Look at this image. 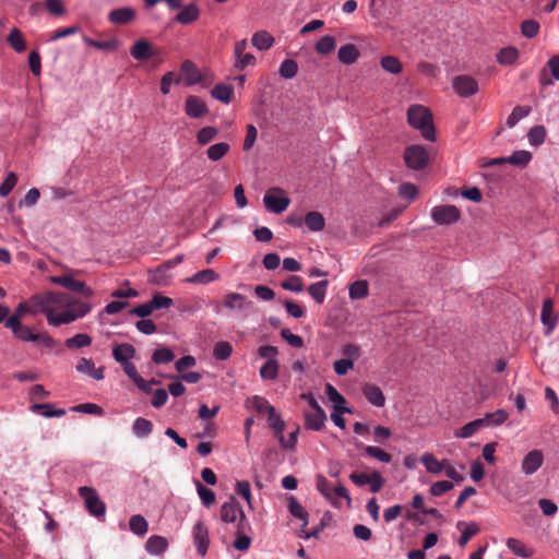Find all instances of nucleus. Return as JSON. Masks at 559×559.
<instances>
[{
    "label": "nucleus",
    "instance_id": "obj_59",
    "mask_svg": "<svg viewBox=\"0 0 559 559\" xmlns=\"http://www.w3.org/2000/svg\"><path fill=\"white\" fill-rule=\"evenodd\" d=\"M381 67L393 74H399L402 71V63L396 57L385 56L381 59Z\"/></svg>",
    "mask_w": 559,
    "mask_h": 559
},
{
    "label": "nucleus",
    "instance_id": "obj_4",
    "mask_svg": "<svg viewBox=\"0 0 559 559\" xmlns=\"http://www.w3.org/2000/svg\"><path fill=\"white\" fill-rule=\"evenodd\" d=\"M238 514L239 521L237 523V527L239 532H245L249 525L247 516L239 502L234 497H230V499L221 507V519L225 523H234L236 522Z\"/></svg>",
    "mask_w": 559,
    "mask_h": 559
},
{
    "label": "nucleus",
    "instance_id": "obj_58",
    "mask_svg": "<svg viewBox=\"0 0 559 559\" xmlns=\"http://www.w3.org/2000/svg\"><path fill=\"white\" fill-rule=\"evenodd\" d=\"M316 487L320 493H322L329 501L333 502V488L330 481L322 475H318L316 478Z\"/></svg>",
    "mask_w": 559,
    "mask_h": 559
},
{
    "label": "nucleus",
    "instance_id": "obj_56",
    "mask_svg": "<svg viewBox=\"0 0 559 559\" xmlns=\"http://www.w3.org/2000/svg\"><path fill=\"white\" fill-rule=\"evenodd\" d=\"M298 72V64L293 59L284 60L281 66L278 73L284 79H293Z\"/></svg>",
    "mask_w": 559,
    "mask_h": 559
},
{
    "label": "nucleus",
    "instance_id": "obj_48",
    "mask_svg": "<svg viewBox=\"0 0 559 559\" xmlns=\"http://www.w3.org/2000/svg\"><path fill=\"white\" fill-rule=\"evenodd\" d=\"M531 112V107L528 106H515L512 112L507 118V126L509 128H513L521 119L528 116Z\"/></svg>",
    "mask_w": 559,
    "mask_h": 559
},
{
    "label": "nucleus",
    "instance_id": "obj_33",
    "mask_svg": "<svg viewBox=\"0 0 559 559\" xmlns=\"http://www.w3.org/2000/svg\"><path fill=\"white\" fill-rule=\"evenodd\" d=\"M8 45L17 53L26 50V41L22 32L14 27L7 37Z\"/></svg>",
    "mask_w": 559,
    "mask_h": 559
},
{
    "label": "nucleus",
    "instance_id": "obj_32",
    "mask_svg": "<svg viewBox=\"0 0 559 559\" xmlns=\"http://www.w3.org/2000/svg\"><path fill=\"white\" fill-rule=\"evenodd\" d=\"M200 16V10L197 7V4L191 3L187 7H185L177 15L176 21L181 24H191L192 22L197 21Z\"/></svg>",
    "mask_w": 559,
    "mask_h": 559
},
{
    "label": "nucleus",
    "instance_id": "obj_46",
    "mask_svg": "<svg viewBox=\"0 0 559 559\" xmlns=\"http://www.w3.org/2000/svg\"><path fill=\"white\" fill-rule=\"evenodd\" d=\"M85 43L98 50L115 51L119 47V41L116 38L109 40H95L91 38H84Z\"/></svg>",
    "mask_w": 559,
    "mask_h": 559
},
{
    "label": "nucleus",
    "instance_id": "obj_42",
    "mask_svg": "<svg viewBox=\"0 0 559 559\" xmlns=\"http://www.w3.org/2000/svg\"><path fill=\"white\" fill-rule=\"evenodd\" d=\"M278 361L276 358H270L260 369V376L264 380H274L278 376Z\"/></svg>",
    "mask_w": 559,
    "mask_h": 559
},
{
    "label": "nucleus",
    "instance_id": "obj_47",
    "mask_svg": "<svg viewBox=\"0 0 559 559\" xmlns=\"http://www.w3.org/2000/svg\"><path fill=\"white\" fill-rule=\"evenodd\" d=\"M519 58V51L514 47H506L501 49L497 55V61L500 64L509 66L516 61Z\"/></svg>",
    "mask_w": 559,
    "mask_h": 559
},
{
    "label": "nucleus",
    "instance_id": "obj_30",
    "mask_svg": "<svg viewBox=\"0 0 559 559\" xmlns=\"http://www.w3.org/2000/svg\"><path fill=\"white\" fill-rule=\"evenodd\" d=\"M134 354V347L127 343L116 345L112 349L114 358L121 365L129 362V359L133 358Z\"/></svg>",
    "mask_w": 559,
    "mask_h": 559
},
{
    "label": "nucleus",
    "instance_id": "obj_16",
    "mask_svg": "<svg viewBox=\"0 0 559 559\" xmlns=\"http://www.w3.org/2000/svg\"><path fill=\"white\" fill-rule=\"evenodd\" d=\"M185 112L191 118H201L207 115L209 108L201 97L190 95L186 99Z\"/></svg>",
    "mask_w": 559,
    "mask_h": 559
},
{
    "label": "nucleus",
    "instance_id": "obj_38",
    "mask_svg": "<svg viewBox=\"0 0 559 559\" xmlns=\"http://www.w3.org/2000/svg\"><path fill=\"white\" fill-rule=\"evenodd\" d=\"M130 531L139 536H144L148 531V523L141 514H134L129 520Z\"/></svg>",
    "mask_w": 559,
    "mask_h": 559
},
{
    "label": "nucleus",
    "instance_id": "obj_2",
    "mask_svg": "<svg viewBox=\"0 0 559 559\" xmlns=\"http://www.w3.org/2000/svg\"><path fill=\"white\" fill-rule=\"evenodd\" d=\"M94 290L72 277V321L86 316L93 307Z\"/></svg>",
    "mask_w": 559,
    "mask_h": 559
},
{
    "label": "nucleus",
    "instance_id": "obj_31",
    "mask_svg": "<svg viewBox=\"0 0 559 559\" xmlns=\"http://www.w3.org/2000/svg\"><path fill=\"white\" fill-rule=\"evenodd\" d=\"M247 403L250 407L255 411L258 414L266 413L267 416L274 415L275 408L272 406L267 400L262 396L254 395L251 399H248Z\"/></svg>",
    "mask_w": 559,
    "mask_h": 559
},
{
    "label": "nucleus",
    "instance_id": "obj_23",
    "mask_svg": "<svg viewBox=\"0 0 559 559\" xmlns=\"http://www.w3.org/2000/svg\"><path fill=\"white\" fill-rule=\"evenodd\" d=\"M362 393L368 402L377 407H382L385 403V397L382 390L374 384H365L362 388Z\"/></svg>",
    "mask_w": 559,
    "mask_h": 559
},
{
    "label": "nucleus",
    "instance_id": "obj_3",
    "mask_svg": "<svg viewBox=\"0 0 559 559\" xmlns=\"http://www.w3.org/2000/svg\"><path fill=\"white\" fill-rule=\"evenodd\" d=\"M407 122L419 130L423 138L433 142L436 140V129L432 122L431 111L423 105H412L407 110Z\"/></svg>",
    "mask_w": 559,
    "mask_h": 559
},
{
    "label": "nucleus",
    "instance_id": "obj_9",
    "mask_svg": "<svg viewBox=\"0 0 559 559\" xmlns=\"http://www.w3.org/2000/svg\"><path fill=\"white\" fill-rule=\"evenodd\" d=\"M431 217L439 225H450L460 219L461 212L455 205H438L432 207Z\"/></svg>",
    "mask_w": 559,
    "mask_h": 559
},
{
    "label": "nucleus",
    "instance_id": "obj_41",
    "mask_svg": "<svg viewBox=\"0 0 559 559\" xmlns=\"http://www.w3.org/2000/svg\"><path fill=\"white\" fill-rule=\"evenodd\" d=\"M230 150V145L226 142H219L211 145L206 150V156L213 162L222 159Z\"/></svg>",
    "mask_w": 559,
    "mask_h": 559
},
{
    "label": "nucleus",
    "instance_id": "obj_10",
    "mask_svg": "<svg viewBox=\"0 0 559 559\" xmlns=\"http://www.w3.org/2000/svg\"><path fill=\"white\" fill-rule=\"evenodd\" d=\"M452 87L461 97L475 95L479 87L477 81L471 75H456L452 80Z\"/></svg>",
    "mask_w": 559,
    "mask_h": 559
},
{
    "label": "nucleus",
    "instance_id": "obj_5",
    "mask_svg": "<svg viewBox=\"0 0 559 559\" xmlns=\"http://www.w3.org/2000/svg\"><path fill=\"white\" fill-rule=\"evenodd\" d=\"M79 495L91 515L98 519L105 515L106 504L100 500L94 488L87 486L80 487Z\"/></svg>",
    "mask_w": 559,
    "mask_h": 559
},
{
    "label": "nucleus",
    "instance_id": "obj_54",
    "mask_svg": "<svg viewBox=\"0 0 559 559\" xmlns=\"http://www.w3.org/2000/svg\"><path fill=\"white\" fill-rule=\"evenodd\" d=\"M218 134V130L215 127H204L197 133V142L200 145H206L212 142Z\"/></svg>",
    "mask_w": 559,
    "mask_h": 559
},
{
    "label": "nucleus",
    "instance_id": "obj_25",
    "mask_svg": "<svg viewBox=\"0 0 559 559\" xmlns=\"http://www.w3.org/2000/svg\"><path fill=\"white\" fill-rule=\"evenodd\" d=\"M31 411L35 414H39L46 418L51 417H62L67 415V411L64 408H56L55 405L45 403V404H33L31 406Z\"/></svg>",
    "mask_w": 559,
    "mask_h": 559
},
{
    "label": "nucleus",
    "instance_id": "obj_14",
    "mask_svg": "<svg viewBox=\"0 0 559 559\" xmlns=\"http://www.w3.org/2000/svg\"><path fill=\"white\" fill-rule=\"evenodd\" d=\"M130 55L138 61H146L157 56V49L148 40L139 39L131 46Z\"/></svg>",
    "mask_w": 559,
    "mask_h": 559
},
{
    "label": "nucleus",
    "instance_id": "obj_1",
    "mask_svg": "<svg viewBox=\"0 0 559 559\" xmlns=\"http://www.w3.org/2000/svg\"><path fill=\"white\" fill-rule=\"evenodd\" d=\"M45 299L41 312L55 326L70 322V296L66 293L40 294Z\"/></svg>",
    "mask_w": 559,
    "mask_h": 559
},
{
    "label": "nucleus",
    "instance_id": "obj_17",
    "mask_svg": "<svg viewBox=\"0 0 559 559\" xmlns=\"http://www.w3.org/2000/svg\"><path fill=\"white\" fill-rule=\"evenodd\" d=\"M44 300L41 295H34L28 301L19 304L12 317H17L19 321H21V318L26 313L41 312Z\"/></svg>",
    "mask_w": 559,
    "mask_h": 559
},
{
    "label": "nucleus",
    "instance_id": "obj_26",
    "mask_svg": "<svg viewBox=\"0 0 559 559\" xmlns=\"http://www.w3.org/2000/svg\"><path fill=\"white\" fill-rule=\"evenodd\" d=\"M168 548V542L159 535H152L145 544V549L151 555H162Z\"/></svg>",
    "mask_w": 559,
    "mask_h": 559
},
{
    "label": "nucleus",
    "instance_id": "obj_51",
    "mask_svg": "<svg viewBox=\"0 0 559 559\" xmlns=\"http://www.w3.org/2000/svg\"><path fill=\"white\" fill-rule=\"evenodd\" d=\"M546 134L547 131L544 126H535L528 131V142L534 146H539L545 142Z\"/></svg>",
    "mask_w": 559,
    "mask_h": 559
},
{
    "label": "nucleus",
    "instance_id": "obj_45",
    "mask_svg": "<svg viewBox=\"0 0 559 559\" xmlns=\"http://www.w3.org/2000/svg\"><path fill=\"white\" fill-rule=\"evenodd\" d=\"M421 463L429 473L438 474L443 471L444 462H440L433 454L425 453L421 456Z\"/></svg>",
    "mask_w": 559,
    "mask_h": 559
},
{
    "label": "nucleus",
    "instance_id": "obj_8",
    "mask_svg": "<svg viewBox=\"0 0 559 559\" xmlns=\"http://www.w3.org/2000/svg\"><path fill=\"white\" fill-rule=\"evenodd\" d=\"M349 479L358 487L370 485V490L374 493L379 492L385 484L384 478L377 471H373L370 475L354 472L349 475Z\"/></svg>",
    "mask_w": 559,
    "mask_h": 559
},
{
    "label": "nucleus",
    "instance_id": "obj_35",
    "mask_svg": "<svg viewBox=\"0 0 559 559\" xmlns=\"http://www.w3.org/2000/svg\"><path fill=\"white\" fill-rule=\"evenodd\" d=\"M507 547L521 558H531L534 554L523 542L513 537L507 539Z\"/></svg>",
    "mask_w": 559,
    "mask_h": 559
},
{
    "label": "nucleus",
    "instance_id": "obj_55",
    "mask_svg": "<svg viewBox=\"0 0 559 559\" xmlns=\"http://www.w3.org/2000/svg\"><path fill=\"white\" fill-rule=\"evenodd\" d=\"M532 159V154L528 151H515L508 157V164L525 167Z\"/></svg>",
    "mask_w": 559,
    "mask_h": 559
},
{
    "label": "nucleus",
    "instance_id": "obj_28",
    "mask_svg": "<svg viewBox=\"0 0 559 559\" xmlns=\"http://www.w3.org/2000/svg\"><path fill=\"white\" fill-rule=\"evenodd\" d=\"M359 50L353 44H346L338 49L337 58L343 64H353L359 58Z\"/></svg>",
    "mask_w": 559,
    "mask_h": 559
},
{
    "label": "nucleus",
    "instance_id": "obj_12",
    "mask_svg": "<svg viewBox=\"0 0 559 559\" xmlns=\"http://www.w3.org/2000/svg\"><path fill=\"white\" fill-rule=\"evenodd\" d=\"M5 328L10 329L14 336L25 342H37L39 334L34 333L28 326L22 325L17 317H10L5 321Z\"/></svg>",
    "mask_w": 559,
    "mask_h": 559
},
{
    "label": "nucleus",
    "instance_id": "obj_7",
    "mask_svg": "<svg viewBox=\"0 0 559 559\" xmlns=\"http://www.w3.org/2000/svg\"><path fill=\"white\" fill-rule=\"evenodd\" d=\"M263 203L269 211L280 214L288 207L290 200L284 195L282 189L272 188L264 194Z\"/></svg>",
    "mask_w": 559,
    "mask_h": 559
},
{
    "label": "nucleus",
    "instance_id": "obj_40",
    "mask_svg": "<svg viewBox=\"0 0 559 559\" xmlns=\"http://www.w3.org/2000/svg\"><path fill=\"white\" fill-rule=\"evenodd\" d=\"M483 427H485L484 420H481V418H478L461 427L459 430L455 431L454 436L456 438H469Z\"/></svg>",
    "mask_w": 559,
    "mask_h": 559
},
{
    "label": "nucleus",
    "instance_id": "obj_64",
    "mask_svg": "<svg viewBox=\"0 0 559 559\" xmlns=\"http://www.w3.org/2000/svg\"><path fill=\"white\" fill-rule=\"evenodd\" d=\"M174 358H175V355H174L173 350L169 348H166V347L156 349L152 356V360L157 365L168 364V362L173 361Z\"/></svg>",
    "mask_w": 559,
    "mask_h": 559
},
{
    "label": "nucleus",
    "instance_id": "obj_53",
    "mask_svg": "<svg viewBox=\"0 0 559 559\" xmlns=\"http://www.w3.org/2000/svg\"><path fill=\"white\" fill-rule=\"evenodd\" d=\"M508 419V414L503 409H498L493 413H488L481 420L484 426H499Z\"/></svg>",
    "mask_w": 559,
    "mask_h": 559
},
{
    "label": "nucleus",
    "instance_id": "obj_34",
    "mask_svg": "<svg viewBox=\"0 0 559 559\" xmlns=\"http://www.w3.org/2000/svg\"><path fill=\"white\" fill-rule=\"evenodd\" d=\"M304 224L311 231H321L325 226V219L320 212L311 211L306 214L304 217Z\"/></svg>",
    "mask_w": 559,
    "mask_h": 559
},
{
    "label": "nucleus",
    "instance_id": "obj_29",
    "mask_svg": "<svg viewBox=\"0 0 559 559\" xmlns=\"http://www.w3.org/2000/svg\"><path fill=\"white\" fill-rule=\"evenodd\" d=\"M274 41V37L266 31L255 32L251 38L252 45L259 50H269Z\"/></svg>",
    "mask_w": 559,
    "mask_h": 559
},
{
    "label": "nucleus",
    "instance_id": "obj_63",
    "mask_svg": "<svg viewBox=\"0 0 559 559\" xmlns=\"http://www.w3.org/2000/svg\"><path fill=\"white\" fill-rule=\"evenodd\" d=\"M335 48V39L333 36L326 35L320 38V40L316 44V50L319 53H330Z\"/></svg>",
    "mask_w": 559,
    "mask_h": 559
},
{
    "label": "nucleus",
    "instance_id": "obj_19",
    "mask_svg": "<svg viewBox=\"0 0 559 559\" xmlns=\"http://www.w3.org/2000/svg\"><path fill=\"white\" fill-rule=\"evenodd\" d=\"M325 420L326 415L322 408L305 413V426L308 429L319 431L324 427Z\"/></svg>",
    "mask_w": 559,
    "mask_h": 559
},
{
    "label": "nucleus",
    "instance_id": "obj_44",
    "mask_svg": "<svg viewBox=\"0 0 559 559\" xmlns=\"http://www.w3.org/2000/svg\"><path fill=\"white\" fill-rule=\"evenodd\" d=\"M133 433L139 437H147L153 430V424L145 418L138 417L132 426Z\"/></svg>",
    "mask_w": 559,
    "mask_h": 559
},
{
    "label": "nucleus",
    "instance_id": "obj_57",
    "mask_svg": "<svg viewBox=\"0 0 559 559\" xmlns=\"http://www.w3.org/2000/svg\"><path fill=\"white\" fill-rule=\"evenodd\" d=\"M368 295V283L366 281H356L349 286V297L352 299H361Z\"/></svg>",
    "mask_w": 559,
    "mask_h": 559
},
{
    "label": "nucleus",
    "instance_id": "obj_36",
    "mask_svg": "<svg viewBox=\"0 0 559 559\" xmlns=\"http://www.w3.org/2000/svg\"><path fill=\"white\" fill-rule=\"evenodd\" d=\"M456 526H457V528H461L462 526H464V530L462 531V535L459 538V545L461 547H464L469 542V539L479 532V526L475 522L465 523V522L460 521Z\"/></svg>",
    "mask_w": 559,
    "mask_h": 559
},
{
    "label": "nucleus",
    "instance_id": "obj_60",
    "mask_svg": "<svg viewBox=\"0 0 559 559\" xmlns=\"http://www.w3.org/2000/svg\"><path fill=\"white\" fill-rule=\"evenodd\" d=\"M345 413H352L350 408L346 406L334 405L333 412L331 414V420L341 429H345L346 427L345 419L343 418V414Z\"/></svg>",
    "mask_w": 559,
    "mask_h": 559
},
{
    "label": "nucleus",
    "instance_id": "obj_52",
    "mask_svg": "<svg viewBox=\"0 0 559 559\" xmlns=\"http://www.w3.org/2000/svg\"><path fill=\"white\" fill-rule=\"evenodd\" d=\"M198 495L204 507L210 508L215 502V493L200 481H195Z\"/></svg>",
    "mask_w": 559,
    "mask_h": 559
},
{
    "label": "nucleus",
    "instance_id": "obj_11",
    "mask_svg": "<svg viewBox=\"0 0 559 559\" xmlns=\"http://www.w3.org/2000/svg\"><path fill=\"white\" fill-rule=\"evenodd\" d=\"M192 537L197 551L205 556L210 546L209 528L203 521H198L192 528Z\"/></svg>",
    "mask_w": 559,
    "mask_h": 559
},
{
    "label": "nucleus",
    "instance_id": "obj_27",
    "mask_svg": "<svg viewBox=\"0 0 559 559\" xmlns=\"http://www.w3.org/2000/svg\"><path fill=\"white\" fill-rule=\"evenodd\" d=\"M219 278V274L212 269H205L197 272L191 277H188L186 281L191 284H200L205 285L212 282H215Z\"/></svg>",
    "mask_w": 559,
    "mask_h": 559
},
{
    "label": "nucleus",
    "instance_id": "obj_49",
    "mask_svg": "<svg viewBox=\"0 0 559 559\" xmlns=\"http://www.w3.org/2000/svg\"><path fill=\"white\" fill-rule=\"evenodd\" d=\"M233 354V346L229 342L219 341L214 345L213 355L217 360H226Z\"/></svg>",
    "mask_w": 559,
    "mask_h": 559
},
{
    "label": "nucleus",
    "instance_id": "obj_37",
    "mask_svg": "<svg viewBox=\"0 0 559 559\" xmlns=\"http://www.w3.org/2000/svg\"><path fill=\"white\" fill-rule=\"evenodd\" d=\"M211 95L219 102L229 104L234 95V88L230 85L217 84L212 88Z\"/></svg>",
    "mask_w": 559,
    "mask_h": 559
},
{
    "label": "nucleus",
    "instance_id": "obj_13",
    "mask_svg": "<svg viewBox=\"0 0 559 559\" xmlns=\"http://www.w3.org/2000/svg\"><path fill=\"white\" fill-rule=\"evenodd\" d=\"M248 46L247 39H241L236 41L234 48L235 63L234 67L242 71L248 66L255 64V57L252 53L246 52V48Z\"/></svg>",
    "mask_w": 559,
    "mask_h": 559
},
{
    "label": "nucleus",
    "instance_id": "obj_18",
    "mask_svg": "<svg viewBox=\"0 0 559 559\" xmlns=\"http://www.w3.org/2000/svg\"><path fill=\"white\" fill-rule=\"evenodd\" d=\"M75 368L79 372L86 374L96 381H100L105 377V374H104L105 368L104 367L96 368L95 364L93 362L92 359L81 358L78 361Z\"/></svg>",
    "mask_w": 559,
    "mask_h": 559
},
{
    "label": "nucleus",
    "instance_id": "obj_62",
    "mask_svg": "<svg viewBox=\"0 0 559 559\" xmlns=\"http://www.w3.org/2000/svg\"><path fill=\"white\" fill-rule=\"evenodd\" d=\"M269 427L273 430L274 436L278 439L285 429V423L281 416L274 412V415L267 416Z\"/></svg>",
    "mask_w": 559,
    "mask_h": 559
},
{
    "label": "nucleus",
    "instance_id": "obj_20",
    "mask_svg": "<svg viewBox=\"0 0 559 559\" xmlns=\"http://www.w3.org/2000/svg\"><path fill=\"white\" fill-rule=\"evenodd\" d=\"M540 321L547 328V332L550 333L557 324V317L554 313V300L547 298L542 307Z\"/></svg>",
    "mask_w": 559,
    "mask_h": 559
},
{
    "label": "nucleus",
    "instance_id": "obj_50",
    "mask_svg": "<svg viewBox=\"0 0 559 559\" xmlns=\"http://www.w3.org/2000/svg\"><path fill=\"white\" fill-rule=\"evenodd\" d=\"M364 451L366 455L373 457L382 463H390L392 461V455L379 447L366 445L364 447Z\"/></svg>",
    "mask_w": 559,
    "mask_h": 559
},
{
    "label": "nucleus",
    "instance_id": "obj_6",
    "mask_svg": "<svg viewBox=\"0 0 559 559\" xmlns=\"http://www.w3.org/2000/svg\"><path fill=\"white\" fill-rule=\"evenodd\" d=\"M406 166L414 170L424 169L429 163L427 150L419 144H413L405 148L403 155Z\"/></svg>",
    "mask_w": 559,
    "mask_h": 559
},
{
    "label": "nucleus",
    "instance_id": "obj_39",
    "mask_svg": "<svg viewBox=\"0 0 559 559\" xmlns=\"http://www.w3.org/2000/svg\"><path fill=\"white\" fill-rule=\"evenodd\" d=\"M288 510L294 518L302 521V527L308 525V512L293 496L288 498Z\"/></svg>",
    "mask_w": 559,
    "mask_h": 559
},
{
    "label": "nucleus",
    "instance_id": "obj_61",
    "mask_svg": "<svg viewBox=\"0 0 559 559\" xmlns=\"http://www.w3.org/2000/svg\"><path fill=\"white\" fill-rule=\"evenodd\" d=\"M17 183V176L11 171L7 175L2 183L0 185V197L4 198L11 193Z\"/></svg>",
    "mask_w": 559,
    "mask_h": 559
},
{
    "label": "nucleus",
    "instance_id": "obj_15",
    "mask_svg": "<svg viewBox=\"0 0 559 559\" xmlns=\"http://www.w3.org/2000/svg\"><path fill=\"white\" fill-rule=\"evenodd\" d=\"M544 460L540 450H532L523 457L521 469L525 475H533L542 467Z\"/></svg>",
    "mask_w": 559,
    "mask_h": 559
},
{
    "label": "nucleus",
    "instance_id": "obj_21",
    "mask_svg": "<svg viewBox=\"0 0 559 559\" xmlns=\"http://www.w3.org/2000/svg\"><path fill=\"white\" fill-rule=\"evenodd\" d=\"M223 304L229 310L245 311L246 308L251 305V301H249L247 297L241 294L228 293L224 297Z\"/></svg>",
    "mask_w": 559,
    "mask_h": 559
},
{
    "label": "nucleus",
    "instance_id": "obj_43",
    "mask_svg": "<svg viewBox=\"0 0 559 559\" xmlns=\"http://www.w3.org/2000/svg\"><path fill=\"white\" fill-rule=\"evenodd\" d=\"M328 281H320L317 283L311 284L308 287L309 295L318 302L322 304L325 298L326 289H328Z\"/></svg>",
    "mask_w": 559,
    "mask_h": 559
},
{
    "label": "nucleus",
    "instance_id": "obj_22",
    "mask_svg": "<svg viewBox=\"0 0 559 559\" xmlns=\"http://www.w3.org/2000/svg\"><path fill=\"white\" fill-rule=\"evenodd\" d=\"M180 72L187 85H193L201 81V73L199 69L190 60H185L182 62Z\"/></svg>",
    "mask_w": 559,
    "mask_h": 559
},
{
    "label": "nucleus",
    "instance_id": "obj_24",
    "mask_svg": "<svg viewBox=\"0 0 559 559\" xmlns=\"http://www.w3.org/2000/svg\"><path fill=\"white\" fill-rule=\"evenodd\" d=\"M135 17V11L132 8H118L112 10L108 19L114 24H128Z\"/></svg>",
    "mask_w": 559,
    "mask_h": 559
}]
</instances>
